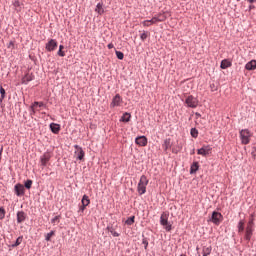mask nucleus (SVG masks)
<instances>
[{
    "instance_id": "44",
    "label": "nucleus",
    "mask_w": 256,
    "mask_h": 256,
    "mask_svg": "<svg viewBox=\"0 0 256 256\" xmlns=\"http://www.w3.org/2000/svg\"><path fill=\"white\" fill-rule=\"evenodd\" d=\"M113 47H115V45H113V43L108 44V49H113Z\"/></svg>"
},
{
    "instance_id": "5",
    "label": "nucleus",
    "mask_w": 256,
    "mask_h": 256,
    "mask_svg": "<svg viewBox=\"0 0 256 256\" xmlns=\"http://www.w3.org/2000/svg\"><path fill=\"white\" fill-rule=\"evenodd\" d=\"M74 148V157H76L78 161H83V159H85V151H83V148H81L79 145H75Z\"/></svg>"
},
{
    "instance_id": "32",
    "label": "nucleus",
    "mask_w": 256,
    "mask_h": 256,
    "mask_svg": "<svg viewBox=\"0 0 256 256\" xmlns=\"http://www.w3.org/2000/svg\"><path fill=\"white\" fill-rule=\"evenodd\" d=\"M63 49H65V46L60 45L58 53H57L59 55V57H65V51H63Z\"/></svg>"
},
{
    "instance_id": "11",
    "label": "nucleus",
    "mask_w": 256,
    "mask_h": 256,
    "mask_svg": "<svg viewBox=\"0 0 256 256\" xmlns=\"http://www.w3.org/2000/svg\"><path fill=\"white\" fill-rule=\"evenodd\" d=\"M57 49V40L55 39H50L48 43H46V50L49 52L55 51Z\"/></svg>"
},
{
    "instance_id": "47",
    "label": "nucleus",
    "mask_w": 256,
    "mask_h": 256,
    "mask_svg": "<svg viewBox=\"0 0 256 256\" xmlns=\"http://www.w3.org/2000/svg\"><path fill=\"white\" fill-rule=\"evenodd\" d=\"M255 8V6H253V5H250V7H249V9H254Z\"/></svg>"
},
{
    "instance_id": "3",
    "label": "nucleus",
    "mask_w": 256,
    "mask_h": 256,
    "mask_svg": "<svg viewBox=\"0 0 256 256\" xmlns=\"http://www.w3.org/2000/svg\"><path fill=\"white\" fill-rule=\"evenodd\" d=\"M160 224L164 227L166 231H171L172 225L169 223V214L162 213L160 217Z\"/></svg>"
},
{
    "instance_id": "25",
    "label": "nucleus",
    "mask_w": 256,
    "mask_h": 256,
    "mask_svg": "<svg viewBox=\"0 0 256 256\" xmlns=\"http://www.w3.org/2000/svg\"><path fill=\"white\" fill-rule=\"evenodd\" d=\"M162 147L165 152H167L168 149H171V139L164 140Z\"/></svg>"
},
{
    "instance_id": "29",
    "label": "nucleus",
    "mask_w": 256,
    "mask_h": 256,
    "mask_svg": "<svg viewBox=\"0 0 256 256\" xmlns=\"http://www.w3.org/2000/svg\"><path fill=\"white\" fill-rule=\"evenodd\" d=\"M190 133H191V136L194 138V139H197V137H199V131L196 129V128H192L190 130Z\"/></svg>"
},
{
    "instance_id": "49",
    "label": "nucleus",
    "mask_w": 256,
    "mask_h": 256,
    "mask_svg": "<svg viewBox=\"0 0 256 256\" xmlns=\"http://www.w3.org/2000/svg\"><path fill=\"white\" fill-rule=\"evenodd\" d=\"M180 256H185V254H182V255H180Z\"/></svg>"
},
{
    "instance_id": "19",
    "label": "nucleus",
    "mask_w": 256,
    "mask_h": 256,
    "mask_svg": "<svg viewBox=\"0 0 256 256\" xmlns=\"http://www.w3.org/2000/svg\"><path fill=\"white\" fill-rule=\"evenodd\" d=\"M199 171V162H193L190 167V174L193 175Z\"/></svg>"
},
{
    "instance_id": "40",
    "label": "nucleus",
    "mask_w": 256,
    "mask_h": 256,
    "mask_svg": "<svg viewBox=\"0 0 256 256\" xmlns=\"http://www.w3.org/2000/svg\"><path fill=\"white\" fill-rule=\"evenodd\" d=\"M8 49H15V42L14 41H10L7 45Z\"/></svg>"
},
{
    "instance_id": "9",
    "label": "nucleus",
    "mask_w": 256,
    "mask_h": 256,
    "mask_svg": "<svg viewBox=\"0 0 256 256\" xmlns=\"http://www.w3.org/2000/svg\"><path fill=\"white\" fill-rule=\"evenodd\" d=\"M51 161V153L45 152L41 157H40V165L41 167H47V164Z\"/></svg>"
},
{
    "instance_id": "1",
    "label": "nucleus",
    "mask_w": 256,
    "mask_h": 256,
    "mask_svg": "<svg viewBox=\"0 0 256 256\" xmlns=\"http://www.w3.org/2000/svg\"><path fill=\"white\" fill-rule=\"evenodd\" d=\"M147 185H149V179H147V176L142 175L137 186L139 195H145V193H147Z\"/></svg>"
},
{
    "instance_id": "24",
    "label": "nucleus",
    "mask_w": 256,
    "mask_h": 256,
    "mask_svg": "<svg viewBox=\"0 0 256 256\" xmlns=\"http://www.w3.org/2000/svg\"><path fill=\"white\" fill-rule=\"evenodd\" d=\"M120 121H122L123 123H129V121H131V114L129 113H124L123 116L121 117Z\"/></svg>"
},
{
    "instance_id": "6",
    "label": "nucleus",
    "mask_w": 256,
    "mask_h": 256,
    "mask_svg": "<svg viewBox=\"0 0 256 256\" xmlns=\"http://www.w3.org/2000/svg\"><path fill=\"white\" fill-rule=\"evenodd\" d=\"M122 103H123V98H121V95L116 94L115 97L112 99L110 107L111 109H115V107H121Z\"/></svg>"
},
{
    "instance_id": "46",
    "label": "nucleus",
    "mask_w": 256,
    "mask_h": 256,
    "mask_svg": "<svg viewBox=\"0 0 256 256\" xmlns=\"http://www.w3.org/2000/svg\"><path fill=\"white\" fill-rule=\"evenodd\" d=\"M196 117H201V114L199 112L195 113Z\"/></svg>"
},
{
    "instance_id": "41",
    "label": "nucleus",
    "mask_w": 256,
    "mask_h": 256,
    "mask_svg": "<svg viewBox=\"0 0 256 256\" xmlns=\"http://www.w3.org/2000/svg\"><path fill=\"white\" fill-rule=\"evenodd\" d=\"M140 39L142 40V41H145V39H147V32H143L141 35H140Z\"/></svg>"
},
{
    "instance_id": "33",
    "label": "nucleus",
    "mask_w": 256,
    "mask_h": 256,
    "mask_svg": "<svg viewBox=\"0 0 256 256\" xmlns=\"http://www.w3.org/2000/svg\"><path fill=\"white\" fill-rule=\"evenodd\" d=\"M125 223L126 225H133L135 223V216L129 217Z\"/></svg>"
},
{
    "instance_id": "13",
    "label": "nucleus",
    "mask_w": 256,
    "mask_h": 256,
    "mask_svg": "<svg viewBox=\"0 0 256 256\" xmlns=\"http://www.w3.org/2000/svg\"><path fill=\"white\" fill-rule=\"evenodd\" d=\"M167 19V16L165 14H159L158 16H154L152 18V23H161Z\"/></svg>"
},
{
    "instance_id": "35",
    "label": "nucleus",
    "mask_w": 256,
    "mask_h": 256,
    "mask_svg": "<svg viewBox=\"0 0 256 256\" xmlns=\"http://www.w3.org/2000/svg\"><path fill=\"white\" fill-rule=\"evenodd\" d=\"M116 56H117V59H120V61H122V59H124L125 57V55L121 51H116Z\"/></svg>"
},
{
    "instance_id": "18",
    "label": "nucleus",
    "mask_w": 256,
    "mask_h": 256,
    "mask_svg": "<svg viewBox=\"0 0 256 256\" xmlns=\"http://www.w3.org/2000/svg\"><path fill=\"white\" fill-rule=\"evenodd\" d=\"M33 81V74L27 73L23 78H22V83L23 85H27V83Z\"/></svg>"
},
{
    "instance_id": "22",
    "label": "nucleus",
    "mask_w": 256,
    "mask_h": 256,
    "mask_svg": "<svg viewBox=\"0 0 256 256\" xmlns=\"http://www.w3.org/2000/svg\"><path fill=\"white\" fill-rule=\"evenodd\" d=\"M81 203L84 207H89L90 203H91V200L89 199V196L87 195H84L82 197V200H81Z\"/></svg>"
},
{
    "instance_id": "8",
    "label": "nucleus",
    "mask_w": 256,
    "mask_h": 256,
    "mask_svg": "<svg viewBox=\"0 0 256 256\" xmlns=\"http://www.w3.org/2000/svg\"><path fill=\"white\" fill-rule=\"evenodd\" d=\"M211 221L214 223V225H221V222L223 221V215L220 212H213Z\"/></svg>"
},
{
    "instance_id": "17",
    "label": "nucleus",
    "mask_w": 256,
    "mask_h": 256,
    "mask_svg": "<svg viewBox=\"0 0 256 256\" xmlns=\"http://www.w3.org/2000/svg\"><path fill=\"white\" fill-rule=\"evenodd\" d=\"M252 235H253V228H251V226H247L246 227V232H245L246 241H251Z\"/></svg>"
},
{
    "instance_id": "27",
    "label": "nucleus",
    "mask_w": 256,
    "mask_h": 256,
    "mask_svg": "<svg viewBox=\"0 0 256 256\" xmlns=\"http://www.w3.org/2000/svg\"><path fill=\"white\" fill-rule=\"evenodd\" d=\"M245 231V221L240 220L238 223V233H243Z\"/></svg>"
},
{
    "instance_id": "7",
    "label": "nucleus",
    "mask_w": 256,
    "mask_h": 256,
    "mask_svg": "<svg viewBox=\"0 0 256 256\" xmlns=\"http://www.w3.org/2000/svg\"><path fill=\"white\" fill-rule=\"evenodd\" d=\"M213 148L209 145H204L202 148L197 150V154L201 155L202 157H207V155H210Z\"/></svg>"
},
{
    "instance_id": "15",
    "label": "nucleus",
    "mask_w": 256,
    "mask_h": 256,
    "mask_svg": "<svg viewBox=\"0 0 256 256\" xmlns=\"http://www.w3.org/2000/svg\"><path fill=\"white\" fill-rule=\"evenodd\" d=\"M44 105L45 104L43 102H34L31 106L32 115H35V113L39 111L37 107H43Z\"/></svg>"
},
{
    "instance_id": "14",
    "label": "nucleus",
    "mask_w": 256,
    "mask_h": 256,
    "mask_svg": "<svg viewBox=\"0 0 256 256\" xmlns=\"http://www.w3.org/2000/svg\"><path fill=\"white\" fill-rule=\"evenodd\" d=\"M247 71H255L256 69V60H251L245 65Z\"/></svg>"
},
{
    "instance_id": "36",
    "label": "nucleus",
    "mask_w": 256,
    "mask_h": 256,
    "mask_svg": "<svg viewBox=\"0 0 256 256\" xmlns=\"http://www.w3.org/2000/svg\"><path fill=\"white\" fill-rule=\"evenodd\" d=\"M5 208L0 207V220L5 219Z\"/></svg>"
},
{
    "instance_id": "30",
    "label": "nucleus",
    "mask_w": 256,
    "mask_h": 256,
    "mask_svg": "<svg viewBox=\"0 0 256 256\" xmlns=\"http://www.w3.org/2000/svg\"><path fill=\"white\" fill-rule=\"evenodd\" d=\"M21 243H23V236H19L16 239V242L14 244H12V247H19V245H21Z\"/></svg>"
},
{
    "instance_id": "45",
    "label": "nucleus",
    "mask_w": 256,
    "mask_h": 256,
    "mask_svg": "<svg viewBox=\"0 0 256 256\" xmlns=\"http://www.w3.org/2000/svg\"><path fill=\"white\" fill-rule=\"evenodd\" d=\"M248 3H256V0H247Z\"/></svg>"
},
{
    "instance_id": "48",
    "label": "nucleus",
    "mask_w": 256,
    "mask_h": 256,
    "mask_svg": "<svg viewBox=\"0 0 256 256\" xmlns=\"http://www.w3.org/2000/svg\"><path fill=\"white\" fill-rule=\"evenodd\" d=\"M15 4H16V5H19V1H16Z\"/></svg>"
},
{
    "instance_id": "12",
    "label": "nucleus",
    "mask_w": 256,
    "mask_h": 256,
    "mask_svg": "<svg viewBox=\"0 0 256 256\" xmlns=\"http://www.w3.org/2000/svg\"><path fill=\"white\" fill-rule=\"evenodd\" d=\"M135 143L139 145V147H147V137L139 136L135 139Z\"/></svg>"
},
{
    "instance_id": "26",
    "label": "nucleus",
    "mask_w": 256,
    "mask_h": 256,
    "mask_svg": "<svg viewBox=\"0 0 256 256\" xmlns=\"http://www.w3.org/2000/svg\"><path fill=\"white\" fill-rule=\"evenodd\" d=\"M212 250H213V248H211V246H209V247L204 246L203 249H202V255L203 256L211 255Z\"/></svg>"
},
{
    "instance_id": "23",
    "label": "nucleus",
    "mask_w": 256,
    "mask_h": 256,
    "mask_svg": "<svg viewBox=\"0 0 256 256\" xmlns=\"http://www.w3.org/2000/svg\"><path fill=\"white\" fill-rule=\"evenodd\" d=\"M95 12L98 13V15H103V13H105V9H103V3L97 4Z\"/></svg>"
},
{
    "instance_id": "21",
    "label": "nucleus",
    "mask_w": 256,
    "mask_h": 256,
    "mask_svg": "<svg viewBox=\"0 0 256 256\" xmlns=\"http://www.w3.org/2000/svg\"><path fill=\"white\" fill-rule=\"evenodd\" d=\"M231 65H232L231 61L224 59V60H222L220 67H221V69H229V67H231Z\"/></svg>"
},
{
    "instance_id": "28",
    "label": "nucleus",
    "mask_w": 256,
    "mask_h": 256,
    "mask_svg": "<svg viewBox=\"0 0 256 256\" xmlns=\"http://www.w3.org/2000/svg\"><path fill=\"white\" fill-rule=\"evenodd\" d=\"M108 231L109 233H111V235L113 237H119L121 234H119L118 232L115 231V228L113 226L108 227Z\"/></svg>"
},
{
    "instance_id": "39",
    "label": "nucleus",
    "mask_w": 256,
    "mask_h": 256,
    "mask_svg": "<svg viewBox=\"0 0 256 256\" xmlns=\"http://www.w3.org/2000/svg\"><path fill=\"white\" fill-rule=\"evenodd\" d=\"M53 235H55L54 231H51L50 233H48L46 235V241H51V238L53 237Z\"/></svg>"
},
{
    "instance_id": "42",
    "label": "nucleus",
    "mask_w": 256,
    "mask_h": 256,
    "mask_svg": "<svg viewBox=\"0 0 256 256\" xmlns=\"http://www.w3.org/2000/svg\"><path fill=\"white\" fill-rule=\"evenodd\" d=\"M87 208V206H84L83 204L80 206L79 211H81L83 213V211H85V209Z\"/></svg>"
},
{
    "instance_id": "4",
    "label": "nucleus",
    "mask_w": 256,
    "mask_h": 256,
    "mask_svg": "<svg viewBox=\"0 0 256 256\" xmlns=\"http://www.w3.org/2000/svg\"><path fill=\"white\" fill-rule=\"evenodd\" d=\"M187 107L191 109H196L199 106V100L195 96H188L185 100Z\"/></svg>"
},
{
    "instance_id": "20",
    "label": "nucleus",
    "mask_w": 256,
    "mask_h": 256,
    "mask_svg": "<svg viewBox=\"0 0 256 256\" xmlns=\"http://www.w3.org/2000/svg\"><path fill=\"white\" fill-rule=\"evenodd\" d=\"M50 129H51L52 133H55L57 135V133H59V131H61V126H59V124L52 123V124H50Z\"/></svg>"
},
{
    "instance_id": "31",
    "label": "nucleus",
    "mask_w": 256,
    "mask_h": 256,
    "mask_svg": "<svg viewBox=\"0 0 256 256\" xmlns=\"http://www.w3.org/2000/svg\"><path fill=\"white\" fill-rule=\"evenodd\" d=\"M152 21H153V19H151V20H144L142 22L143 27H151V25H155V23H153Z\"/></svg>"
},
{
    "instance_id": "38",
    "label": "nucleus",
    "mask_w": 256,
    "mask_h": 256,
    "mask_svg": "<svg viewBox=\"0 0 256 256\" xmlns=\"http://www.w3.org/2000/svg\"><path fill=\"white\" fill-rule=\"evenodd\" d=\"M61 219V216H56L51 220V223H53V225H56V223H59Z\"/></svg>"
},
{
    "instance_id": "43",
    "label": "nucleus",
    "mask_w": 256,
    "mask_h": 256,
    "mask_svg": "<svg viewBox=\"0 0 256 256\" xmlns=\"http://www.w3.org/2000/svg\"><path fill=\"white\" fill-rule=\"evenodd\" d=\"M247 227H251V228L253 229V220H250V221L248 222Z\"/></svg>"
},
{
    "instance_id": "10",
    "label": "nucleus",
    "mask_w": 256,
    "mask_h": 256,
    "mask_svg": "<svg viewBox=\"0 0 256 256\" xmlns=\"http://www.w3.org/2000/svg\"><path fill=\"white\" fill-rule=\"evenodd\" d=\"M14 192L15 195H17V197H23V195H25V186H23V184H16L14 186Z\"/></svg>"
},
{
    "instance_id": "16",
    "label": "nucleus",
    "mask_w": 256,
    "mask_h": 256,
    "mask_svg": "<svg viewBox=\"0 0 256 256\" xmlns=\"http://www.w3.org/2000/svg\"><path fill=\"white\" fill-rule=\"evenodd\" d=\"M25 219H27V214H25L23 211H19L17 213V223H23Z\"/></svg>"
},
{
    "instance_id": "34",
    "label": "nucleus",
    "mask_w": 256,
    "mask_h": 256,
    "mask_svg": "<svg viewBox=\"0 0 256 256\" xmlns=\"http://www.w3.org/2000/svg\"><path fill=\"white\" fill-rule=\"evenodd\" d=\"M25 188L27 189H31V187L33 186V180H27L24 184Z\"/></svg>"
},
{
    "instance_id": "37",
    "label": "nucleus",
    "mask_w": 256,
    "mask_h": 256,
    "mask_svg": "<svg viewBox=\"0 0 256 256\" xmlns=\"http://www.w3.org/2000/svg\"><path fill=\"white\" fill-rule=\"evenodd\" d=\"M0 94H1L0 101H3L5 99V89L3 87L0 88Z\"/></svg>"
},
{
    "instance_id": "2",
    "label": "nucleus",
    "mask_w": 256,
    "mask_h": 256,
    "mask_svg": "<svg viewBox=\"0 0 256 256\" xmlns=\"http://www.w3.org/2000/svg\"><path fill=\"white\" fill-rule=\"evenodd\" d=\"M251 137H253V133H251L249 129H242L240 131V140L242 145H249V143H251Z\"/></svg>"
}]
</instances>
